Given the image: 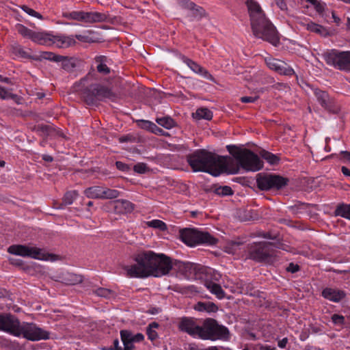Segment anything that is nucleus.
Instances as JSON below:
<instances>
[{"mask_svg": "<svg viewBox=\"0 0 350 350\" xmlns=\"http://www.w3.org/2000/svg\"><path fill=\"white\" fill-rule=\"evenodd\" d=\"M193 308L199 312H215L218 310L217 306L211 301H199L194 306Z\"/></svg>", "mask_w": 350, "mask_h": 350, "instance_id": "nucleus-28", "label": "nucleus"}, {"mask_svg": "<svg viewBox=\"0 0 350 350\" xmlns=\"http://www.w3.org/2000/svg\"><path fill=\"white\" fill-rule=\"evenodd\" d=\"M110 204L118 214L131 213L134 209L133 204L126 200H117L111 202Z\"/></svg>", "mask_w": 350, "mask_h": 350, "instance_id": "nucleus-21", "label": "nucleus"}, {"mask_svg": "<svg viewBox=\"0 0 350 350\" xmlns=\"http://www.w3.org/2000/svg\"><path fill=\"white\" fill-rule=\"evenodd\" d=\"M110 350H123V349L119 345L118 339L113 340V346L110 347Z\"/></svg>", "mask_w": 350, "mask_h": 350, "instance_id": "nucleus-62", "label": "nucleus"}, {"mask_svg": "<svg viewBox=\"0 0 350 350\" xmlns=\"http://www.w3.org/2000/svg\"><path fill=\"white\" fill-rule=\"evenodd\" d=\"M242 244L243 243L240 241H230L225 245V251L228 254H234Z\"/></svg>", "mask_w": 350, "mask_h": 350, "instance_id": "nucleus-41", "label": "nucleus"}, {"mask_svg": "<svg viewBox=\"0 0 350 350\" xmlns=\"http://www.w3.org/2000/svg\"><path fill=\"white\" fill-rule=\"evenodd\" d=\"M27 245H12L8 249L10 254L26 257Z\"/></svg>", "mask_w": 350, "mask_h": 350, "instance_id": "nucleus-32", "label": "nucleus"}, {"mask_svg": "<svg viewBox=\"0 0 350 350\" xmlns=\"http://www.w3.org/2000/svg\"><path fill=\"white\" fill-rule=\"evenodd\" d=\"M275 72H278L280 75H283L286 76H291L295 74L294 70L289 66L287 65L286 63L283 62V65L279 64L277 67Z\"/></svg>", "mask_w": 350, "mask_h": 350, "instance_id": "nucleus-38", "label": "nucleus"}, {"mask_svg": "<svg viewBox=\"0 0 350 350\" xmlns=\"http://www.w3.org/2000/svg\"><path fill=\"white\" fill-rule=\"evenodd\" d=\"M306 28L312 31L317 33L322 34L325 31V29L320 25L316 24L312 22H308L307 23H303Z\"/></svg>", "mask_w": 350, "mask_h": 350, "instance_id": "nucleus-42", "label": "nucleus"}, {"mask_svg": "<svg viewBox=\"0 0 350 350\" xmlns=\"http://www.w3.org/2000/svg\"><path fill=\"white\" fill-rule=\"evenodd\" d=\"M18 321L13 314L0 313V330L14 336Z\"/></svg>", "mask_w": 350, "mask_h": 350, "instance_id": "nucleus-15", "label": "nucleus"}, {"mask_svg": "<svg viewBox=\"0 0 350 350\" xmlns=\"http://www.w3.org/2000/svg\"><path fill=\"white\" fill-rule=\"evenodd\" d=\"M59 279L61 282L66 285H76L83 282V276L73 273H62Z\"/></svg>", "mask_w": 350, "mask_h": 350, "instance_id": "nucleus-24", "label": "nucleus"}, {"mask_svg": "<svg viewBox=\"0 0 350 350\" xmlns=\"http://www.w3.org/2000/svg\"><path fill=\"white\" fill-rule=\"evenodd\" d=\"M332 320L335 324H343L345 321V318L342 315L334 314L332 317Z\"/></svg>", "mask_w": 350, "mask_h": 350, "instance_id": "nucleus-58", "label": "nucleus"}, {"mask_svg": "<svg viewBox=\"0 0 350 350\" xmlns=\"http://www.w3.org/2000/svg\"><path fill=\"white\" fill-rule=\"evenodd\" d=\"M17 98V95L11 93L9 90L4 88L0 85V99L5 100L8 98L15 99Z\"/></svg>", "mask_w": 350, "mask_h": 350, "instance_id": "nucleus-48", "label": "nucleus"}, {"mask_svg": "<svg viewBox=\"0 0 350 350\" xmlns=\"http://www.w3.org/2000/svg\"><path fill=\"white\" fill-rule=\"evenodd\" d=\"M119 142L120 143H124V142H135V137H133L131 135H126L124 136H122L119 138Z\"/></svg>", "mask_w": 350, "mask_h": 350, "instance_id": "nucleus-60", "label": "nucleus"}, {"mask_svg": "<svg viewBox=\"0 0 350 350\" xmlns=\"http://www.w3.org/2000/svg\"><path fill=\"white\" fill-rule=\"evenodd\" d=\"M121 340L124 345L123 350H133L134 348L133 342H131L129 340H125L124 338H121Z\"/></svg>", "mask_w": 350, "mask_h": 350, "instance_id": "nucleus-59", "label": "nucleus"}, {"mask_svg": "<svg viewBox=\"0 0 350 350\" xmlns=\"http://www.w3.org/2000/svg\"><path fill=\"white\" fill-rule=\"evenodd\" d=\"M246 5L254 35L277 46L280 41L278 32L273 24L265 16L260 5L254 0H247Z\"/></svg>", "mask_w": 350, "mask_h": 350, "instance_id": "nucleus-2", "label": "nucleus"}, {"mask_svg": "<svg viewBox=\"0 0 350 350\" xmlns=\"http://www.w3.org/2000/svg\"><path fill=\"white\" fill-rule=\"evenodd\" d=\"M180 237L183 242L191 247L200 244L213 245L218 242V239L208 232L193 228L180 230Z\"/></svg>", "mask_w": 350, "mask_h": 350, "instance_id": "nucleus-7", "label": "nucleus"}, {"mask_svg": "<svg viewBox=\"0 0 350 350\" xmlns=\"http://www.w3.org/2000/svg\"><path fill=\"white\" fill-rule=\"evenodd\" d=\"M314 94L318 103L329 113H338L340 111V106L334 98H331L327 92L319 89L314 90Z\"/></svg>", "mask_w": 350, "mask_h": 350, "instance_id": "nucleus-14", "label": "nucleus"}, {"mask_svg": "<svg viewBox=\"0 0 350 350\" xmlns=\"http://www.w3.org/2000/svg\"><path fill=\"white\" fill-rule=\"evenodd\" d=\"M205 286L207 289H208L211 293L215 295L218 299H221L225 297V292L220 285L212 282H206Z\"/></svg>", "mask_w": 350, "mask_h": 350, "instance_id": "nucleus-29", "label": "nucleus"}, {"mask_svg": "<svg viewBox=\"0 0 350 350\" xmlns=\"http://www.w3.org/2000/svg\"><path fill=\"white\" fill-rule=\"evenodd\" d=\"M103 187L93 186L87 188L84 191V194L88 198L101 199L102 198Z\"/></svg>", "mask_w": 350, "mask_h": 350, "instance_id": "nucleus-31", "label": "nucleus"}, {"mask_svg": "<svg viewBox=\"0 0 350 350\" xmlns=\"http://www.w3.org/2000/svg\"><path fill=\"white\" fill-rule=\"evenodd\" d=\"M287 183V178L278 175L262 173L256 175L257 187L262 191L280 189L286 186Z\"/></svg>", "mask_w": 350, "mask_h": 350, "instance_id": "nucleus-10", "label": "nucleus"}, {"mask_svg": "<svg viewBox=\"0 0 350 350\" xmlns=\"http://www.w3.org/2000/svg\"><path fill=\"white\" fill-rule=\"evenodd\" d=\"M325 62L340 70L350 71V51H328L323 54Z\"/></svg>", "mask_w": 350, "mask_h": 350, "instance_id": "nucleus-9", "label": "nucleus"}, {"mask_svg": "<svg viewBox=\"0 0 350 350\" xmlns=\"http://www.w3.org/2000/svg\"><path fill=\"white\" fill-rule=\"evenodd\" d=\"M10 52L17 58L37 59V58L31 55V50L30 49H25L18 42H14L10 44Z\"/></svg>", "mask_w": 350, "mask_h": 350, "instance_id": "nucleus-20", "label": "nucleus"}, {"mask_svg": "<svg viewBox=\"0 0 350 350\" xmlns=\"http://www.w3.org/2000/svg\"><path fill=\"white\" fill-rule=\"evenodd\" d=\"M63 16L67 19L89 23L104 22L107 18V15L104 13L83 11L65 12L63 14Z\"/></svg>", "mask_w": 350, "mask_h": 350, "instance_id": "nucleus-12", "label": "nucleus"}, {"mask_svg": "<svg viewBox=\"0 0 350 350\" xmlns=\"http://www.w3.org/2000/svg\"><path fill=\"white\" fill-rule=\"evenodd\" d=\"M193 117L197 120H210L213 118V113L207 108H200L196 110V113H193Z\"/></svg>", "mask_w": 350, "mask_h": 350, "instance_id": "nucleus-34", "label": "nucleus"}, {"mask_svg": "<svg viewBox=\"0 0 350 350\" xmlns=\"http://www.w3.org/2000/svg\"><path fill=\"white\" fill-rule=\"evenodd\" d=\"M95 61L98 64L96 66L97 71L103 75H107L110 72V68L107 66L108 58L104 55H100L95 57Z\"/></svg>", "mask_w": 350, "mask_h": 350, "instance_id": "nucleus-27", "label": "nucleus"}, {"mask_svg": "<svg viewBox=\"0 0 350 350\" xmlns=\"http://www.w3.org/2000/svg\"><path fill=\"white\" fill-rule=\"evenodd\" d=\"M288 340L287 338H284L278 342V346L281 349H284L286 347V346L288 343Z\"/></svg>", "mask_w": 350, "mask_h": 350, "instance_id": "nucleus-63", "label": "nucleus"}, {"mask_svg": "<svg viewBox=\"0 0 350 350\" xmlns=\"http://www.w3.org/2000/svg\"><path fill=\"white\" fill-rule=\"evenodd\" d=\"M226 148L240 166L246 171L256 172L262 168V161L250 150L241 148L234 145H228Z\"/></svg>", "mask_w": 350, "mask_h": 350, "instance_id": "nucleus-4", "label": "nucleus"}, {"mask_svg": "<svg viewBox=\"0 0 350 350\" xmlns=\"http://www.w3.org/2000/svg\"><path fill=\"white\" fill-rule=\"evenodd\" d=\"M183 62L195 73L202 75L205 79L213 81L214 78L210 72L198 64L197 62L189 59L187 57H184L183 58Z\"/></svg>", "mask_w": 350, "mask_h": 350, "instance_id": "nucleus-18", "label": "nucleus"}, {"mask_svg": "<svg viewBox=\"0 0 350 350\" xmlns=\"http://www.w3.org/2000/svg\"><path fill=\"white\" fill-rule=\"evenodd\" d=\"M230 338L229 329L226 326L219 324L215 319L208 318L202 322L200 339L227 341Z\"/></svg>", "mask_w": 350, "mask_h": 350, "instance_id": "nucleus-5", "label": "nucleus"}, {"mask_svg": "<svg viewBox=\"0 0 350 350\" xmlns=\"http://www.w3.org/2000/svg\"><path fill=\"white\" fill-rule=\"evenodd\" d=\"M49 332L38 327L35 323L25 322L21 323L19 321L14 336H23L31 341H38L49 339Z\"/></svg>", "mask_w": 350, "mask_h": 350, "instance_id": "nucleus-8", "label": "nucleus"}, {"mask_svg": "<svg viewBox=\"0 0 350 350\" xmlns=\"http://www.w3.org/2000/svg\"><path fill=\"white\" fill-rule=\"evenodd\" d=\"M133 170L139 174H144L148 170V167L144 163H138L134 165Z\"/></svg>", "mask_w": 350, "mask_h": 350, "instance_id": "nucleus-52", "label": "nucleus"}, {"mask_svg": "<svg viewBox=\"0 0 350 350\" xmlns=\"http://www.w3.org/2000/svg\"><path fill=\"white\" fill-rule=\"evenodd\" d=\"M159 326V323L157 322H152L148 325L146 329V334L149 340L153 341L158 338L155 329L158 328Z\"/></svg>", "mask_w": 350, "mask_h": 350, "instance_id": "nucleus-37", "label": "nucleus"}, {"mask_svg": "<svg viewBox=\"0 0 350 350\" xmlns=\"http://www.w3.org/2000/svg\"><path fill=\"white\" fill-rule=\"evenodd\" d=\"M94 293L99 297H109L112 295V291L108 288H98L94 291Z\"/></svg>", "mask_w": 350, "mask_h": 350, "instance_id": "nucleus-50", "label": "nucleus"}, {"mask_svg": "<svg viewBox=\"0 0 350 350\" xmlns=\"http://www.w3.org/2000/svg\"><path fill=\"white\" fill-rule=\"evenodd\" d=\"M41 57L44 59L58 62L62 58V55L55 54L52 52H43L41 55Z\"/></svg>", "mask_w": 350, "mask_h": 350, "instance_id": "nucleus-47", "label": "nucleus"}, {"mask_svg": "<svg viewBox=\"0 0 350 350\" xmlns=\"http://www.w3.org/2000/svg\"><path fill=\"white\" fill-rule=\"evenodd\" d=\"M273 244L261 242L252 245L249 250V258L256 262H269L273 256Z\"/></svg>", "mask_w": 350, "mask_h": 350, "instance_id": "nucleus-11", "label": "nucleus"}, {"mask_svg": "<svg viewBox=\"0 0 350 350\" xmlns=\"http://www.w3.org/2000/svg\"><path fill=\"white\" fill-rule=\"evenodd\" d=\"M120 337L124 338L125 340H129L133 342H138L144 340V336L141 333L133 334L132 332L127 329H123L120 331Z\"/></svg>", "mask_w": 350, "mask_h": 350, "instance_id": "nucleus-30", "label": "nucleus"}, {"mask_svg": "<svg viewBox=\"0 0 350 350\" xmlns=\"http://www.w3.org/2000/svg\"><path fill=\"white\" fill-rule=\"evenodd\" d=\"M51 34L44 32L33 31L31 40L39 44L42 45H51Z\"/></svg>", "mask_w": 350, "mask_h": 350, "instance_id": "nucleus-25", "label": "nucleus"}, {"mask_svg": "<svg viewBox=\"0 0 350 350\" xmlns=\"http://www.w3.org/2000/svg\"><path fill=\"white\" fill-rule=\"evenodd\" d=\"M81 95L88 105H94L105 99L113 101L117 98V95L110 88L98 83L92 84L85 88Z\"/></svg>", "mask_w": 350, "mask_h": 350, "instance_id": "nucleus-6", "label": "nucleus"}, {"mask_svg": "<svg viewBox=\"0 0 350 350\" xmlns=\"http://www.w3.org/2000/svg\"><path fill=\"white\" fill-rule=\"evenodd\" d=\"M16 30L23 37L31 39L34 31L27 28L22 24H17L16 25Z\"/></svg>", "mask_w": 350, "mask_h": 350, "instance_id": "nucleus-40", "label": "nucleus"}, {"mask_svg": "<svg viewBox=\"0 0 350 350\" xmlns=\"http://www.w3.org/2000/svg\"><path fill=\"white\" fill-rule=\"evenodd\" d=\"M260 154L264 159L271 165L276 164L279 161L278 157L269 152L263 150L261 152Z\"/></svg>", "mask_w": 350, "mask_h": 350, "instance_id": "nucleus-43", "label": "nucleus"}, {"mask_svg": "<svg viewBox=\"0 0 350 350\" xmlns=\"http://www.w3.org/2000/svg\"><path fill=\"white\" fill-rule=\"evenodd\" d=\"M214 192L220 196H230L233 193L232 188L229 186H220L215 189Z\"/></svg>", "mask_w": 350, "mask_h": 350, "instance_id": "nucleus-45", "label": "nucleus"}, {"mask_svg": "<svg viewBox=\"0 0 350 350\" xmlns=\"http://www.w3.org/2000/svg\"><path fill=\"white\" fill-rule=\"evenodd\" d=\"M276 4L282 10H285L287 9L286 4L284 0H276Z\"/></svg>", "mask_w": 350, "mask_h": 350, "instance_id": "nucleus-64", "label": "nucleus"}, {"mask_svg": "<svg viewBox=\"0 0 350 350\" xmlns=\"http://www.w3.org/2000/svg\"><path fill=\"white\" fill-rule=\"evenodd\" d=\"M191 16L195 18L201 17L204 14V10L200 7L196 5V8H193L191 10Z\"/></svg>", "mask_w": 350, "mask_h": 350, "instance_id": "nucleus-54", "label": "nucleus"}, {"mask_svg": "<svg viewBox=\"0 0 350 350\" xmlns=\"http://www.w3.org/2000/svg\"><path fill=\"white\" fill-rule=\"evenodd\" d=\"M151 121L145 120H139L137 121V125L142 129H145L148 131L150 129V124Z\"/></svg>", "mask_w": 350, "mask_h": 350, "instance_id": "nucleus-55", "label": "nucleus"}, {"mask_svg": "<svg viewBox=\"0 0 350 350\" xmlns=\"http://www.w3.org/2000/svg\"><path fill=\"white\" fill-rule=\"evenodd\" d=\"M258 96H242L240 100L243 103H254L258 99Z\"/></svg>", "mask_w": 350, "mask_h": 350, "instance_id": "nucleus-56", "label": "nucleus"}, {"mask_svg": "<svg viewBox=\"0 0 350 350\" xmlns=\"http://www.w3.org/2000/svg\"><path fill=\"white\" fill-rule=\"evenodd\" d=\"M77 196L78 192L77 191L73 190L66 192L62 198V205L66 206L72 204Z\"/></svg>", "mask_w": 350, "mask_h": 350, "instance_id": "nucleus-39", "label": "nucleus"}, {"mask_svg": "<svg viewBox=\"0 0 350 350\" xmlns=\"http://www.w3.org/2000/svg\"><path fill=\"white\" fill-rule=\"evenodd\" d=\"M178 329L193 338H200L202 325H199L194 318H181L178 323Z\"/></svg>", "mask_w": 350, "mask_h": 350, "instance_id": "nucleus-13", "label": "nucleus"}, {"mask_svg": "<svg viewBox=\"0 0 350 350\" xmlns=\"http://www.w3.org/2000/svg\"><path fill=\"white\" fill-rule=\"evenodd\" d=\"M299 266L297 264H294L293 262H291L288 264V267L286 268V270L288 272H291L292 273H295L299 270Z\"/></svg>", "mask_w": 350, "mask_h": 350, "instance_id": "nucleus-57", "label": "nucleus"}, {"mask_svg": "<svg viewBox=\"0 0 350 350\" xmlns=\"http://www.w3.org/2000/svg\"><path fill=\"white\" fill-rule=\"evenodd\" d=\"M21 9L25 12H26L27 14H28L29 15L31 16H33V17H36V18H38L39 19H42V16L37 12L36 11H35L34 10H33L32 8H29L28 6L27 5H23L21 7Z\"/></svg>", "mask_w": 350, "mask_h": 350, "instance_id": "nucleus-51", "label": "nucleus"}, {"mask_svg": "<svg viewBox=\"0 0 350 350\" xmlns=\"http://www.w3.org/2000/svg\"><path fill=\"white\" fill-rule=\"evenodd\" d=\"M51 39V44H55L58 48L66 49L76 44L75 38L73 36L53 35Z\"/></svg>", "mask_w": 350, "mask_h": 350, "instance_id": "nucleus-19", "label": "nucleus"}, {"mask_svg": "<svg viewBox=\"0 0 350 350\" xmlns=\"http://www.w3.org/2000/svg\"><path fill=\"white\" fill-rule=\"evenodd\" d=\"M156 122L166 129H171L176 126V123L173 118L170 116L157 118Z\"/></svg>", "mask_w": 350, "mask_h": 350, "instance_id": "nucleus-33", "label": "nucleus"}, {"mask_svg": "<svg viewBox=\"0 0 350 350\" xmlns=\"http://www.w3.org/2000/svg\"><path fill=\"white\" fill-rule=\"evenodd\" d=\"M26 257L40 260L55 261L57 259L55 255L46 252L44 249L30 245H27Z\"/></svg>", "mask_w": 350, "mask_h": 350, "instance_id": "nucleus-16", "label": "nucleus"}, {"mask_svg": "<svg viewBox=\"0 0 350 350\" xmlns=\"http://www.w3.org/2000/svg\"><path fill=\"white\" fill-rule=\"evenodd\" d=\"M335 215L350 219V204L338 205L335 211Z\"/></svg>", "mask_w": 350, "mask_h": 350, "instance_id": "nucleus-35", "label": "nucleus"}, {"mask_svg": "<svg viewBox=\"0 0 350 350\" xmlns=\"http://www.w3.org/2000/svg\"><path fill=\"white\" fill-rule=\"evenodd\" d=\"M90 33V32L88 31V33H84L83 34H77L74 37L82 42H85V43L93 42L94 40L89 36Z\"/></svg>", "mask_w": 350, "mask_h": 350, "instance_id": "nucleus-49", "label": "nucleus"}, {"mask_svg": "<svg viewBox=\"0 0 350 350\" xmlns=\"http://www.w3.org/2000/svg\"><path fill=\"white\" fill-rule=\"evenodd\" d=\"M116 166L118 170L121 171H126L129 169L128 165L121 161H116Z\"/></svg>", "mask_w": 350, "mask_h": 350, "instance_id": "nucleus-61", "label": "nucleus"}, {"mask_svg": "<svg viewBox=\"0 0 350 350\" xmlns=\"http://www.w3.org/2000/svg\"><path fill=\"white\" fill-rule=\"evenodd\" d=\"M236 287L239 293L249 295L250 296H254L256 295L254 286L250 282L239 281L236 284Z\"/></svg>", "mask_w": 350, "mask_h": 350, "instance_id": "nucleus-26", "label": "nucleus"}, {"mask_svg": "<svg viewBox=\"0 0 350 350\" xmlns=\"http://www.w3.org/2000/svg\"><path fill=\"white\" fill-rule=\"evenodd\" d=\"M135 261L136 264L123 268L129 278H146L149 275L161 277L167 275L172 268L170 258L164 254H157L152 251L138 254Z\"/></svg>", "mask_w": 350, "mask_h": 350, "instance_id": "nucleus-1", "label": "nucleus"}, {"mask_svg": "<svg viewBox=\"0 0 350 350\" xmlns=\"http://www.w3.org/2000/svg\"><path fill=\"white\" fill-rule=\"evenodd\" d=\"M178 268L185 277L189 280L196 279L202 269L200 265L183 262H178Z\"/></svg>", "mask_w": 350, "mask_h": 350, "instance_id": "nucleus-17", "label": "nucleus"}, {"mask_svg": "<svg viewBox=\"0 0 350 350\" xmlns=\"http://www.w3.org/2000/svg\"><path fill=\"white\" fill-rule=\"evenodd\" d=\"M180 5L182 8L190 11L191 10L196 8V4L189 0H180Z\"/></svg>", "mask_w": 350, "mask_h": 350, "instance_id": "nucleus-53", "label": "nucleus"}, {"mask_svg": "<svg viewBox=\"0 0 350 350\" xmlns=\"http://www.w3.org/2000/svg\"><path fill=\"white\" fill-rule=\"evenodd\" d=\"M146 224L148 227L157 228L162 231L167 230L166 224L163 221L159 219H152L151 221H147Z\"/></svg>", "mask_w": 350, "mask_h": 350, "instance_id": "nucleus-44", "label": "nucleus"}, {"mask_svg": "<svg viewBox=\"0 0 350 350\" xmlns=\"http://www.w3.org/2000/svg\"><path fill=\"white\" fill-rule=\"evenodd\" d=\"M265 62L267 66L273 70H275L279 64L283 65V62L273 57H268L265 59Z\"/></svg>", "mask_w": 350, "mask_h": 350, "instance_id": "nucleus-46", "label": "nucleus"}, {"mask_svg": "<svg viewBox=\"0 0 350 350\" xmlns=\"http://www.w3.org/2000/svg\"><path fill=\"white\" fill-rule=\"evenodd\" d=\"M61 67L68 72H73L79 64V60L73 57H67L62 55L60 61Z\"/></svg>", "mask_w": 350, "mask_h": 350, "instance_id": "nucleus-23", "label": "nucleus"}, {"mask_svg": "<svg viewBox=\"0 0 350 350\" xmlns=\"http://www.w3.org/2000/svg\"><path fill=\"white\" fill-rule=\"evenodd\" d=\"M120 194V192L116 189H111L105 187H103L101 199H115L119 197Z\"/></svg>", "mask_w": 350, "mask_h": 350, "instance_id": "nucleus-36", "label": "nucleus"}, {"mask_svg": "<svg viewBox=\"0 0 350 350\" xmlns=\"http://www.w3.org/2000/svg\"><path fill=\"white\" fill-rule=\"evenodd\" d=\"M187 161L193 172H204L215 176L226 171V161L204 149L197 150L187 156Z\"/></svg>", "mask_w": 350, "mask_h": 350, "instance_id": "nucleus-3", "label": "nucleus"}, {"mask_svg": "<svg viewBox=\"0 0 350 350\" xmlns=\"http://www.w3.org/2000/svg\"><path fill=\"white\" fill-rule=\"evenodd\" d=\"M345 295V291L337 288H325L322 291V296L333 302H339Z\"/></svg>", "mask_w": 350, "mask_h": 350, "instance_id": "nucleus-22", "label": "nucleus"}]
</instances>
